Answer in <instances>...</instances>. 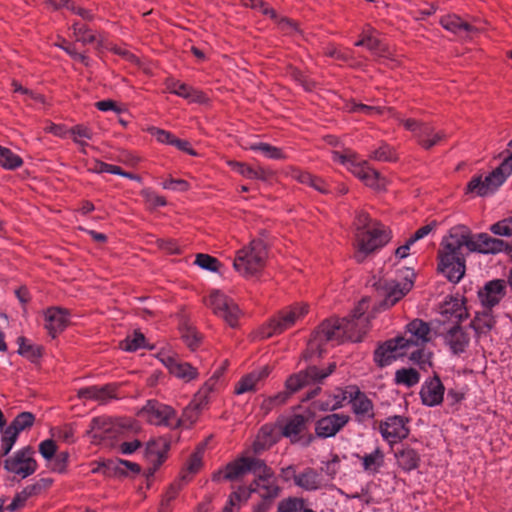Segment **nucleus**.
I'll list each match as a JSON object with an SVG mask.
<instances>
[{
    "label": "nucleus",
    "mask_w": 512,
    "mask_h": 512,
    "mask_svg": "<svg viewBox=\"0 0 512 512\" xmlns=\"http://www.w3.org/2000/svg\"><path fill=\"white\" fill-rule=\"evenodd\" d=\"M290 77L303 87L305 91H312L315 87V82L306 76L299 69L293 68L289 72Z\"/></svg>",
    "instance_id": "obj_58"
},
{
    "label": "nucleus",
    "mask_w": 512,
    "mask_h": 512,
    "mask_svg": "<svg viewBox=\"0 0 512 512\" xmlns=\"http://www.w3.org/2000/svg\"><path fill=\"white\" fill-rule=\"evenodd\" d=\"M0 165L6 170H15L23 165V159L9 148L0 145Z\"/></svg>",
    "instance_id": "obj_44"
},
{
    "label": "nucleus",
    "mask_w": 512,
    "mask_h": 512,
    "mask_svg": "<svg viewBox=\"0 0 512 512\" xmlns=\"http://www.w3.org/2000/svg\"><path fill=\"white\" fill-rule=\"evenodd\" d=\"M288 399V394L285 392H280L274 396L268 397L263 400L261 408L269 411L273 409L275 406L284 404Z\"/></svg>",
    "instance_id": "obj_62"
},
{
    "label": "nucleus",
    "mask_w": 512,
    "mask_h": 512,
    "mask_svg": "<svg viewBox=\"0 0 512 512\" xmlns=\"http://www.w3.org/2000/svg\"><path fill=\"white\" fill-rule=\"evenodd\" d=\"M182 339L191 350H195L199 347L202 337L194 327H187L182 332Z\"/></svg>",
    "instance_id": "obj_55"
},
{
    "label": "nucleus",
    "mask_w": 512,
    "mask_h": 512,
    "mask_svg": "<svg viewBox=\"0 0 512 512\" xmlns=\"http://www.w3.org/2000/svg\"><path fill=\"white\" fill-rule=\"evenodd\" d=\"M442 314L454 318L457 322L467 318L468 314L464 303L461 299L451 297L450 300L445 301L442 307Z\"/></svg>",
    "instance_id": "obj_39"
},
{
    "label": "nucleus",
    "mask_w": 512,
    "mask_h": 512,
    "mask_svg": "<svg viewBox=\"0 0 512 512\" xmlns=\"http://www.w3.org/2000/svg\"><path fill=\"white\" fill-rule=\"evenodd\" d=\"M355 259L362 262L367 255L382 248L391 240V230L363 211H357L353 221Z\"/></svg>",
    "instance_id": "obj_2"
},
{
    "label": "nucleus",
    "mask_w": 512,
    "mask_h": 512,
    "mask_svg": "<svg viewBox=\"0 0 512 512\" xmlns=\"http://www.w3.org/2000/svg\"><path fill=\"white\" fill-rule=\"evenodd\" d=\"M255 493L252 482L249 486H240L236 491L230 494L231 502L235 501L239 506L243 502H247L251 495Z\"/></svg>",
    "instance_id": "obj_59"
},
{
    "label": "nucleus",
    "mask_w": 512,
    "mask_h": 512,
    "mask_svg": "<svg viewBox=\"0 0 512 512\" xmlns=\"http://www.w3.org/2000/svg\"><path fill=\"white\" fill-rule=\"evenodd\" d=\"M208 406L206 400H201L194 395L190 403L183 409L180 417L176 415L177 428H191L199 419L203 410Z\"/></svg>",
    "instance_id": "obj_27"
},
{
    "label": "nucleus",
    "mask_w": 512,
    "mask_h": 512,
    "mask_svg": "<svg viewBox=\"0 0 512 512\" xmlns=\"http://www.w3.org/2000/svg\"><path fill=\"white\" fill-rule=\"evenodd\" d=\"M362 181L365 183V185L376 190H382L386 187V179L382 177L378 171L371 167L367 171Z\"/></svg>",
    "instance_id": "obj_51"
},
{
    "label": "nucleus",
    "mask_w": 512,
    "mask_h": 512,
    "mask_svg": "<svg viewBox=\"0 0 512 512\" xmlns=\"http://www.w3.org/2000/svg\"><path fill=\"white\" fill-rule=\"evenodd\" d=\"M19 349L18 353L22 356H25L29 359H37L41 356V349L38 346H34L26 343V339L24 337L18 338Z\"/></svg>",
    "instance_id": "obj_54"
},
{
    "label": "nucleus",
    "mask_w": 512,
    "mask_h": 512,
    "mask_svg": "<svg viewBox=\"0 0 512 512\" xmlns=\"http://www.w3.org/2000/svg\"><path fill=\"white\" fill-rule=\"evenodd\" d=\"M170 443L167 439L159 437L150 440L145 449V458L149 463V475H153L167 459Z\"/></svg>",
    "instance_id": "obj_21"
},
{
    "label": "nucleus",
    "mask_w": 512,
    "mask_h": 512,
    "mask_svg": "<svg viewBox=\"0 0 512 512\" xmlns=\"http://www.w3.org/2000/svg\"><path fill=\"white\" fill-rule=\"evenodd\" d=\"M430 327L429 325L420 320L415 319L407 325L406 335L399 337L401 343L407 351L412 347H423L430 341Z\"/></svg>",
    "instance_id": "obj_19"
},
{
    "label": "nucleus",
    "mask_w": 512,
    "mask_h": 512,
    "mask_svg": "<svg viewBox=\"0 0 512 512\" xmlns=\"http://www.w3.org/2000/svg\"><path fill=\"white\" fill-rule=\"evenodd\" d=\"M227 164L233 171L237 172L238 174L242 175L247 179H252L254 172L253 167L249 166L244 162H238L234 160L228 161Z\"/></svg>",
    "instance_id": "obj_63"
},
{
    "label": "nucleus",
    "mask_w": 512,
    "mask_h": 512,
    "mask_svg": "<svg viewBox=\"0 0 512 512\" xmlns=\"http://www.w3.org/2000/svg\"><path fill=\"white\" fill-rule=\"evenodd\" d=\"M166 88L167 90L175 94L179 97H182L190 102L201 103L205 99V95L203 92L194 89L192 86L180 82L174 78H169L166 80Z\"/></svg>",
    "instance_id": "obj_32"
},
{
    "label": "nucleus",
    "mask_w": 512,
    "mask_h": 512,
    "mask_svg": "<svg viewBox=\"0 0 512 512\" xmlns=\"http://www.w3.org/2000/svg\"><path fill=\"white\" fill-rule=\"evenodd\" d=\"M441 26L460 37H468L478 31L477 28L462 20L456 14H449L440 19Z\"/></svg>",
    "instance_id": "obj_34"
},
{
    "label": "nucleus",
    "mask_w": 512,
    "mask_h": 512,
    "mask_svg": "<svg viewBox=\"0 0 512 512\" xmlns=\"http://www.w3.org/2000/svg\"><path fill=\"white\" fill-rule=\"evenodd\" d=\"M351 421L346 413H330L316 420L314 430L316 437L327 439L335 437Z\"/></svg>",
    "instance_id": "obj_16"
},
{
    "label": "nucleus",
    "mask_w": 512,
    "mask_h": 512,
    "mask_svg": "<svg viewBox=\"0 0 512 512\" xmlns=\"http://www.w3.org/2000/svg\"><path fill=\"white\" fill-rule=\"evenodd\" d=\"M263 460L255 457H241L233 462L228 463L223 470V479L236 480L248 472L253 474L259 470Z\"/></svg>",
    "instance_id": "obj_24"
},
{
    "label": "nucleus",
    "mask_w": 512,
    "mask_h": 512,
    "mask_svg": "<svg viewBox=\"0 0 512 512\" xmlns=\"http://www.w3.org/2000/svg\"><path fill=\"white\" fill-rule=\"evenodd\" d=\"M140 415L151 425L165 426L170 429L177 428L175 409L158 400H148L140 410Z\"/></svg>",
    "instance_id": "obj_11"
},
{
    "label": "nucleus",
    "mask_w": 512,
    "mask_h": 512,
    "mask_svg": "<svg viewBox=\"0 0 512 512\" xmlns=\"http://www.w3.org/2000/svg\"><path fill=\"white\" fill-rule=\"evenodd\" d=\"M249 149L252 151H259L269 159L280 160L286 158L281 148L265 142L251 144Z\"/></svg>",
    "instance_id": "obj_46"
},
{
    "label": "nucleus",
    "mask_w": 512,
    "mask_h": 512,
    "mask_svg": "<svg viewBox=\"0 0 512 512\" xmlns=\"http://www.w3.org/2000/svg\"><path fill=\"white\" fill-rule=\"evenodd\" d=\"M346 110L351 113H362L368 116L387 114L388 116L395 118L397 121L400 117L393 108L370 106L362 103H356L355 101L347 103Z\"/></svg>",
    "instance_id": "obj_36"
},
{
    "label": "nucleus",
    "mask_w": 512,
    "mask_h": 512,
    "mask_svg": "<svg viewBox=\"0 0 512 512\" xmlns=\"http://www.w3.org/2000/svg\"><path fill=\"white\" fill-rule=\"evenodd\" d=\"M512 173V153L484 179L473 177L467 184L466 192L477 196H487L498 189Z\"/></svg>",
    "instance_id": "obj_5"
},
{
    "label": "nucleus",
    "mask_w": 512,
    "mask_h": 512,
    "mask_svg": "<svg viewBox=\"0 0 512 512\" xmlns=\"http://www.w3.org/2000/svg\"><path fill=\"white\" fill-rule=\"evenodd\" d=\"M34 454L31 446L23 447L4 460V469L21 480L26 479L34 474L38 467Z\"/></svg>",
    "instance_id": "obj_9"
},
{
    "label": "nucleus",
    "mask_w": 512,
    "mask_h": 512,
    "mask_svg": "<svg viewBox=\"0 0 512 512\" xmlns=\"http://www.w3.org/2000/svg\"><path fill=\"white\" fill-rule=\"evenodd\" d=\"M375 30L370 31L369 39L367 43V49L375 56L379 58L389 59L392 56V52L389 47L383 43L380 39L374 36Z\"/></svg>",
    "instance_id": "obj_45"
},
{
    "label": "nucleus",
    "mask_w": 512,
    "mask_h": 512,
    "mask_svg": "<svg viewBox=\"0 0 512 512\" xmlns=\"http://www.w3.org/2000/svg\"><path fill=\"white\" fill-rule=\"evenodd\" d=\"M34 421L35 416L31 412H21L14 418L9 426L17 430V433L20 434L21 431L31 427Z\"/></svg>",
    "instance_id": "obj_52"
},
{
    "label": "nucleus",
    "mask_w": 512,
    "mask_h": 512,
    "mask_svg": "<svg viewBox=\"0 0 512 512\" xmlns=\"http://www.w3.org/2000/svg\"><path fill=\"white\" fill-rule=\"evenodd\" d=\"M305 502L302 498L298 497H287L282 499L278 503L277 511L278 512H303Z\"/></svg>",
    "instance_id": "obj_48"
},
{
    "label": "nucleus",
    "mask_w": 512,
    "mask_h": 512,
    "mask_svg": "<svg viewBox=\"0 0 512 512\" xmlns=\"http://www.w3.org/2000/svg\"><path fill=\"white\" fill-rule=\"evenodd\" d=\"M51 482L49 479H40L33 484L27 485L20 492L16 493L11 503L6 507V510L15 512L23 508L30 497L38 495L43 489L49 487Z\"/></svg>",
    "instance_id": "obj_26"
},
{
    "label": "nucleus",
    "mask_w": 512,
    "mask_h": 512,
    "mask_svg": "<svg viewBox=\"0 0 512 512\" xmlns=\"http://www.w3.org/2000/svg\"><path fill=\"white\" fill-rule=\"evenodd\" d=\"M272 431V428L267 425L261 427L254 443L255 450L265 449L274 443Z\"/></svg>",
    "instance_id": "obj_53"
},
{
    "label": "nucleus",
    "mask_w": 512,
    "mask_h": 512,
    "mask_svg": "<svg viewBox=\"0 0 512 512\" xmlns=\"http://www.w3.org/2000/svg\"><path fill=\"white\" fill-rule=\"evenodd\" d=\"M267 248L262 240H252L248 246L240 249L233 261L234 269L242 276L256 275L265 266Z\"/></svg>",
    "instance_id": "obj_4"
},
{
    "label": "nucleus",
    "mask_w": 512,
    "mask_h": 512,
    "mask_svg": "<svg viewBox=\"0 0 512 512\" xmlns=\"http://www.w3.org/2000/svg\"><path fill=\"white\" fill-rule=\"evenodd\" d=\"M469 252L481 254H497L512 252V241L505 242L493 238L487 233L473 235L469 228L463 225L452 227L443 237L438 250V271L450 282L458 283L465 274L466 259L462 248Z\"/></svg>",
    "instance_id": "obj_1"
},
{
    "label": "nucleus",
    "mask_w": 512,
    "mask_h": 512,
    "mask_svg": "<svg viewBox=\"0 0 512 512\" xmlns=\"http://www.w3.org/2000/svg\"><path fill=\"white\" fill-rule=\"evenodd\" d=\"M309 417L301 414H294L287 418L282 426L281 433L289 438L292 443L298 442L302 433L308 429Z\"/></svg>",
    "instance_id": "obj_29"
},
{
    "label": "nucleus",
    "mask_w": 512,
    "mask_h": 512,
    "mask_svg": "<svg viewBox=\"0 0 512 512\" xmlns=\"http://www.w3.org/2000/svg\"><path fill=\"white\" fill-rule=\"evenodd\" d=\"M271 370L268 366H263L260 369L254 370L243 377L236 383L234 393L241 395L247 392H252L257 389V386L270 374Z\"/></svg>",
    "instance_id": "obj_30"
},
{
    "label": "nucleus",
    "mask_w": 512,
    "mask_h": 512,
    "mask_svg": "<svg viewBox=\"0 0 512 512\" xmlns=\"http://www.w3.org/2000/svg\"><path fill=\"white\" fill-rule=\"evenodd\" d=\"M158 359L169 370L170 374L184 380L185 382L196 379L199 375L197 368L188 362L180 361L176 355L161 351L158 353Z\"/></svg>",
    "instance_id": "obj_18"
},
{
    "label": "nucleus",
    "mask_w": 512,
    "mask_h": 512,
    "mask_svg": "<svg viewBox=\"0 0 512 512\" xmlns=\"http://www.w3.org/2000/svg\"><path fill=\"white\" fill-rule=\"evenodd\" d=\"M252 487L261 501L253 507V512H268L272 502L280 495L281 487L278 484L274 471L263 460L259 470L254 474Z\"/></svg>",
    "instance_id": "obj_3"
},
{
    "label": "nucleus",
    "mask_w": 512,
    "mask_h": 512,
    "mask_svg": "<svg viewBox=\"0 0 512 512\" xmlns=\"http://www.w3.org/2000/svg\"><path fill=\"white\" fill-rule=\"evenodd\" d=\"M336 369V363H330L327 368L320 369L317 366H309L296 374L291 375L285 382V387L288 392V397L303 387L320 383L323 379L331 375Z\"/></svg>",
    "instance_id": "obj_10"
},
{
    "label": "nucleus",
    "mask_w": 512,
    "mask_h": 512,
    "mask_svg": "<svg viewBox=\"0 0 512 512\" xmlns=\"http://www.w3.org/2000/svg\"><path fill=\"white\" fill-rule=\"evenodd\" d=\"M345 397H348L351 410L358 422H364L374 418V404L358 386H347L345 388Z\"/></svg>",
    "instance_id": "obj_15"
},
{
    "label": "nucleus",
    "mask_w": 512,
    "mask_h": 512,
    "mask_svg": "<svg viewBox=\"0 0 512 512\" xmlns=\"http://www.w3.org/2000/svg\"><path fill=\"white\" fill-rule=\"evenodd\" d=\"M410 419L401 415L386 417L379 424V432L382 438L390 445L397 444L409 436Z\"/></svg>",
    "instance_id": "obj_13"
},
{
    "label": "nucleus",
    "mask_w": 512,
    "mask_h": 512,
    "mask_svg": "<svg viewBox=\"0 0 512 512\" xmlns=\"http://www.w3.org/2000/svg\"><path fill=\"white\" fill-rule=\"evenodd\" d=\"M206 305L230 327L237 326L241 313L237 304L231 298L219 291H214L208 296Z\"/></svg>",
    "instance_id": "obj_12"
},
{
    "label": "nucleus",
    "mask_w": 512,
    "mask_h": 512,
    "mask_svg": "<svg viewBox=\"0 0 512 512\" xmlns=\"http://www.w3.org/2000/svg\"><path fill=\"white\" fill-rule=\"evenodd\" d=\"M57 451V445L55 441L47 439L39 444V452L42 457L46 460H52Z\"/></svg>",
    "instance_id": "obj_64"
},
{
    "label": "nucleus",
    "mask_w": 512,
    "mask_h": 512,
    "mask_svg": "<svg viewBox=\"0 0 512 512\" xmlns=\"http://www.w3.org/2000/svg\"><path fill=\"white\" fill-rule=\"evenodd\" d=\"M490 231L495 235L512 236V216L491 225Z\"/></svg>",
    "instance_id": "obj_57"
},
{
    "label": "nucleus",
    "mask_w": 512,
    "mask_h": 512,
    "mask_svg": "<svg viewBox=\"0 0 512 512\" xmlns=\"http://www.w3.org/2000/svg\"><path fill=\"white\" fill-rule=\"evenodd\" d=\"M59 48L63 49L69 56H71L74 60L79 61L85 66H89L90 59L88 56L82 53H78L74 46L66 45V40L62 39L61 43L56 44Z\"/></svg>",
    "instance_id": "obj_61"
},
{
    "label": "nucleus",
    "mask_w": 512,
    "mask_h": 512,
    "mask_svg": "<svg viewBox=\"0 0 512 512\" xmlns=\"http://www.w3.org/2000/svg\"><path fill=\"white\" fill-rule=\"evenodd\" d=\"M375 286L378 294L383 297L380 307L387 309L394 306L412 289L413 281L407 278L403 283L392 280H379Z\"/></svg>",
    "instance_id": "obj_14"
},
{
    "label": "nucleus",
    "mask_w": 512,
    "mask_h": 512,
    "mask_svg": "<svg viewBox=\"0 0 512 512\" xmlns=\"http://www.w3.org/2000/svg\"><path fill=\"white\" fill-rule=\"evenodd\" d=\"M398 122L413 134L417 144L424 150L432 149L447 138L443 130H436L430 123L421 122L413 118L403 119L402 117L398 118Z\"/></svg>",
    "instance_id": "obj_6"
},
{
    "label": "nucleus",
    "mask_w": 512,
    "mask_h": 512,
    "mask_svg": "<svg viewBox=\"0 0 512 512\" xmlns=\"http://www.w3.org/2000/svg\"><path fill=\"white\" fill-rule=\"evenodd\" d=\"M194 263L198 265L200 268L217 272L221 266L219 260L209 254L199 253L196 255Z\"/></svg>",
    "instance_id": "obj_49"
},
{
    "label": "nucleus",
    "mask_w": 512,
    "mask_h": 512,
    "mask_svg": "<svg viewBox=\"0 0 512 512\" xmlns=\"http://www.w3.org/2000/svg\"><path fill=\"white\" fill-rule=\"evenodd\" d=\"M369 300L363 298L358 302L348 317L341 320L345 322L346 338L352 342H359L369 329L370 318L367 314Z\"/></svg>",
    "instance_id": "obj_8"
},
{
    "label": "nucleus",
    "mask_w": 512,
    "mask_h": 512,
    "mask_svg": "<svg viewBox=\"0 0 512 512\" xmlns=\"http://www.w3.org/2000/svg\"><path fill=\"white\" fill-rule=\"evenodd\" d=\"M399 337L390 339L380 345L374 352V361L380 366H388L399 357L408 354L407 349L404 348Z\"/></svg>",
    "instance_id": "obj_22"
},
{
    "label": "nucleus",
    "mask_w": 512,
    "mask_h": 512,
    "mask_svg": "<svg viewBox=\"0 0 512 512\" xmlns=\"http://www.w3.org/2000/svg\"><path fill=\"white\" fill-rule=\"evenodd\" d=\"M72 30L76 41L81 42L84 45L97 42V48L104 47L103 40L98 38L95 32L86 24L74 22L72 25Z\"/></svg>",
    "instance_id": "obj_38"
},
{
    "label": "nucleus",
    "mask_w": 512,
    "mask_h": 512,
    "mask_svg": "<svg viewBox=\"0 0 512 512\" xmlns=\"http://www.w3.org/2000/svg\"><path fill=\"white\" fill-rule=\"evenodd\" d=\"M68 321L67 312L61 308L52 307L45 312V328L52 338L66 328Z\"/></svg>",
    "instance_id": "obj_31"
},
{
    "label": "nucleus",
    "mask_w": 512,
    "mask_h": 512,
    "mask_svg": "<svg viewBox=\"0 0 512 512\" xmlns=\"http://www.w3.org/2000/svg\"><path fill=\"white\" fill-rule=\"evenodd\" d=\"M69 135L74 143L81 147V151L85 153V147L88 146V140L92 139V130L85 125H75L69 129Z\"/></svg>",
    "instance_id": "obj_41"
},
{
    "label": "nucleus",
    "mask_w": 512,
    "mask_h": 512,
    "mask_svg": "<svg viewBox=\"0 0 512 512\" xmlns=\"http://www.w3.org/2000/svg\"><path fill=\"white\" fill-rule=\"evenodd\" d=\"M506 293V284L504 280L496 279L487 282L478 292L479 300L483 307L491 310L499 304Z\"/></svg>",
    "instance_id": "obj_25"
},
{
    "label": "nucleus",
    "mask_w": 512,
    "mask_h": 512,
    "mask_svg": "<svg viewBox=\"0 0 512 512\" xmlns=\"http://www.w3.org/2000/svg\"><path fill=\"white\" fill-rule=\"evenodd\" d=\"M355 457L361 461L363 471L369 475L378 474L385 465V454L379 446L370 453L356 454Z\"/></svg>",
    "instance_id": "obj_33"
},
{
    "label": "nucleus",
    "mask_w": 512,
    "mask_h": 512,
    "mask_svg": "<svg viewBox=\"0 0 512 512\" xmlns=\"http://www.w3.org/2000/svg\"><path fill=\"white\" fill-rule=\"evenodd\" d=\"M348 399L345 397V389L342 392L341 396L334 397V403L330 404L328 402L318 401L314 403V408L321 411H335L343 407V402Z\"/></svg>",
    "instance_id": "obj_60"
},
{
    "label": "nucleus",
    "mask_w": 512,
    "mask_h": 512,
    "mask_svg": "<svg viewBox=\"0 0 512 512\" xmlns=\"http://www.w3.org/2000/svg\"><path fill=\"white\" fill-rule=\"evenodd\" d=\"M445 387L438 375L427 378L420 389L419 396L423 405L435 407L443 402Z\"/></svg>",
    "instance_id": "obj_23"
},
{
    "label": "nucleus",
    "mask_w": 512,
    "mask_h": 512,
    "mask_svg": "<svg viewBox=\"0 0 512 512\" xmlns=\"http://www.w3.org/2000/svg\"><path fill=\"white\" fill-rule=\"evenodd\" d=\"M370 158L376 161L392 162L397 160V154L393 147L383 142L370 154Z\"/></svg>",
    "instance_id": "obj_47"
},
{
    "label": "nucleus",
    "mask_w": 512,
    "mask_h": 512,
    "mask_svg": "<svg viewBox=\"0 0 512 512\" xmlns=\"http://www.w3.org/2000/svg\"><path fill=\"white\" fill-rule=\"evenodd\" d=\"M315 339L320 344L331 342L333 345L346 341L345 322L339 318L323 321L315 333Z\"/></svg>",
    "instance_id": "obj_17"
},
{
    "label": "nucleus",
    "mask_w": 512,
    "mask_h": 512,
    "mask_svg": "<svg viewBox=\"0 0 512 512\" xmlns=\"http://www.w3.org/2000/svg\"><path fill=\"white\" fill-rule=\"evenodd\" d=\"M308 313V305L306 303H296L281 310L274 318H272L268 326L263 331L264 337H272L283 333L291 328L295 323L302 319Z\"/></svg>",
    "instance_id": "obj_7"
},
{
    "label": "nucleus",
    "mask_w": 512,
    "mask_h": 512,
    "mask_svg": "<svg viewBox=\"0 0 512 512\" xmlns=\"http://www.w3.org/2000/svg\"><path fill=\"white\" fill-rule=\"evenodd\" d=\"M243 4L246 7L252 9H259L263 15L270 17L271 19H277V12L268 6L263 0H243Z\"/></svg>",
    "instance_id": "obj_56"
},
{
    "label": "nucleus",
    "mask_w": 512,
    "mask_h": 512,
    "mask_svg": "<svg viewBox=\"0 0 512 512\" xmlns=\"http://www.w3.org/2000/svg\"><path fill=\"white\" fill-rule=\"evenodd\" d=\"M296 486L305 491H316L322 488V478L314 468L307 467L298 473Z\"/></svg>",
    "instance_id": "obj_37"
},
{
    "label": "nucleus",
    "mask_w": 512,
    "mask_h": 512,
    "mask_svg": "<svg viewBox=\"0 0 512 512\" xmlns=\"http://www.w3.org/2000/svg\"><path fill=\"white\" fill-rule=\"evenodd\" d=\"M120 347L124 351L134 352L141 348H148L146 345V338L144 334L139 331H135L132 335H128L124 340L120 342ZM153 349V347H149Z\"/></svg>",
    "instance_id": "obj_43"
},
{
    "label": "nucleus",
    "mask_w": 512,
    "mask_h": 512,
    "mask_svg": "<svg viewBox=\"0 0 512 512\" xmlns=\"http://www.w3.org/2000/svg\"><path fill=\"white\" fill-rule=\"evenodd\" d=\"M495 322L496 321L491 311L488 309L487 311L476 313L470 326L478 335H480L488 333L494 327Z\"/></svg>",
    "instance_id": "obj_40"
},
{
    "label": "nucleus",
    "mask_w": 512,
    "mask_h": 512,
    "mask_svg": "<svg viewBox=\"0 0 512 512\" xmlns=\"http://www.w3.org/2000/svg\"><path fill=\"white\" fill-rule=\"evenodd\" d=\"M219 377L220 375L215 372L214 375L203 384V386L199 389L195 396L199 397L201 400H206L207 404H209L210 394L213 391L217 390V386L219 384Z\"/></svg>",
    "instance_id": "obj_50"
},
{
    "label": "nucleus",
    "mask_w": 512,
    "mask_h": 512,
    "mask_svg": "<svg viewBox=\"0 0 512 512\" xmlns=\"http://www.w3.org/2000/svg\"><path fill=\"white\" fill-rule=\"evenodd\" d=\"M443 338L445 344L454 355H459L465 352L470 342L469 335L459 325H454L449 328L443 335Z\"/></svg>",
    "instance_id": "obj_28"
},
{
    "label": "nucleus",
    "mask_w": 512,
    "mask_h": 512,
    "mask_svg": "<svg viewBox=\"0 0 512 512\" xmlns=\"http://www.w3.org/2000/svg\"><path fill=\"white\" fill-rule=\"evenodd\" d=\"M397 465L404 472H411L420 465L421 457L418 451L410 446H403L395 453Z\"/></svg>",
    "instance_id": "obj_35"
},
{
    "label": "nucleus",
    "mask_w": 512,
    "mask_h": 512,
    "mask_svg": "<svg viewBox=\"0 0 512 512\" xmlns=\"http://www.w3.org/2000/svg\"><path fill=\"white\" fill-rule=\"evenodd\" d=\"M419 380L420 374L414 368H401L395 372V383L398 385L410 388L418 384Z\"/></svg>",
    "instance_id": "obj_42"
},
{
    "label": "nucleus",
    "mask_w": 512,
    "mask_h": 512,
    "mask_svg": "<svg viewBox=\"0 0 512 512\" xmlns=\"http://www.w3.org/2000/svg\"><path fill=\"white\" fill-rule=\"evenodd\" d=\"M119 385L108 383L102 386L92 385L78 390L77 396L81 400H92L99 404H107L113 399H118Z\"/></svg>",
    "instance_id": "obj_20"
}]
</instances>
